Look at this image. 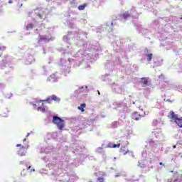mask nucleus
<instances>
[{"instance_id":"1","label":"nucleus","mask_w":182,"mask_h":182,"mask_svg":"<svg viewBox=\"0 0 182 182\" xmlns=\"http://www.w3.org/2000/svg\"><path fill=\"white\" fill-rule=\"evenodd\" d=\"M53 123L56 124L57 127H58L59 130H63V127H65V121L62 119V118L58 116L53 117Z\"/></svg>"},{"instance_id":"2","label":"nucleus","mask_w":182,"mask_h":182,"mask_svg":"<svg viewBox=\"0 0 182 182\" xmlns=\"http://www.w3.org/2000/svg\"><path fill=\"white\" fill-rule=\"evenodd\" d=\"M16 147H21L18 151V154L20 156H23L26 154V151H28V149H29V146L26 145L25 146L21 145V144H18Z\"/></svg>"},{"instance_id":"3","label":"nucleus","mask_w":182,"mask_h":182,"mask_svg":"<svg viewBox=\"0 0 182 182\" xmlns=\"http://www.w3.org/2000/svg\"><path fill=\"white\" fill-rule=\"evenodd\" d=\"M168 117L171 119V122L176 123V120L178 119V114H176L173 111H170Z\"/></svg>"},{"instance_id":"4","label":"nucleus","mask_w":182,"mask_h":182,"mask_svg":"<svg viewBox=\"0 0 182 182\" xmlns=\"http://www.w3.org/2000/svg\"><path fill=\"white\" fill-rule=\"evenodd\" d=\"M143 117V115L140 114L139 112H134L132 114V119L133 120H140Z\"/></svg>"},{"instance_id":"5","label":"nucleus","mask_w":182,"mask_h":182,"mask_svg":"<svg viewBox=\"0 0 182 182\" xmlns=\"http://www.w3.org/2000/svg\"><path fill=\"white\" fill-rule=\"evenodd\" d=\"M119 153L120 154H122V156H126V154L129 153V149H127V147L126 146H121L119 149Z\"/></svg>"},{"instance_id":"6","label":"nucleus","mask_w":182,"mask_h":182,"mask_svg":"<svg viewBox=\"0 0 182 182\" xmlns=\"http://www.w3.org/2000/svg\"><path fill=\"white\" fill-rule=\"evenodd\" d=\"M141 85H149V77H141L140 80Z\"/></svg>"},{"instance_id":"7","label":"nucleus","mask_w":182,"mask_h":182,"mask_svg":"<svg viewBox=\"0 0 182 182\" xmlns=\"http://www.w3.org/2000/svg\"><path fill=\"white\" fill-rule=\"evenodd\" d=\"M107 147H109V149H116L117 147L119 149V147H120V144H116L109 143L107 145Z\"/></svg>"},{"instance_id":"8","label":"nucleus","mask_w":182,"mask_h":182,"mask_svg":"<svg viewBox=\"0 0 182 182\" xmlns=\"http://www.w3.org/2000/svg\"><path fill=\"white\" fill-rule=\"evenodd\" d=\"M175 123L178 126V127L182 128V117H178Z\"/></svg>"},{"instance_id":"9","label":"nucleus","mask_w":182,"mask_h":182,"mask_svg":"<svg viewBox=\"0 0 182 182\" xmlns=\"http://www.w3.org/2000/svg\"><path fill=\"white\" fill-rule=\"evenodd\" d=\"M85 107H86V104L82 103L80 105V107H77L78 110H80L81 112H85Z\"/></svg>"},{"instance_id":"10","label":"nucleus","mask_w":182,"mask_h":182,"mask_svg":"<svg viewBox=\"0 0 182 182\" xmlns=\"http://www.w3.org/2000/svg\"><path fill=\"white\" fill-rule=\"evenodd\" d=\"M86 6H87V4L84 3L82 5H80L78 6V9H79V11H83L85 9V8H86Z\"/></svg>"},{"instance_id":"11","label":"nucleus","mask_w":182,"mask_h":182,"mask_svg":"<svg viewBox=\"0 0 182 182\" xmlns=\"http://www.w3.org/2000/svg\"><path fill=\"white\" fill-rule=\"evenodd\" d=\"M38 112H43V113H45L46 112V107L45 106H41L38 107Z\"/></svg>"},{"instance_id":"12","label":"nucleus","mask_w":182,"mask_h":182,"mask_svg":"<svg viewBox=\"0 0 182 182\" xmlns=\"http://www.w3.org/2000/svg\"><path fill=\"white\" fill-rule=\"evenodd\" d=\"M146 56H147L146 60L148 62H151V59H153V54L149 53V54H147Z\"/></svg>"},{"instance_id":"13","label":"nucleus","mask_w":182,"mask_h":182,"mask_svg":"<svg viewBox=\"0 0 182 182\" xmlns=\"http://www.w3.org/2000/svg\"><path fill=\"white\" fill-rule=\"evenodd\" d=\"M51 99L52 100H54V102H59L60 100V99L57 97V96L55 95H51Z\"/></svg>"},{"instance_id":"14","label":"nucleus","mask_w":182,"mask_h":182,"mask_svg":"<svg viewBox=\"0 0 182 182\" xmlns=\"http://www.w3.org/2000/svg\"><path fill=\"white\" fill-rule=\"evenodd\" d=\"M31 29H33V23H28L26 26V31H29Z\"/></svg>"},{"instance_id":"15","label":"nucleus","mask_w":182,"mask_h":182,"mask_svg":"<svg viewBox=\"0 0 182 182\" xmlns=\"http://www.w3.org/2000/svg\"><path fill=\"white\" fill-rule=\"evenodd\" d=\"M173 182H182V175H179Z\"/></svg>"},{"instance_id":"16","label":"nucleus","mask_w":182,"mask_h":182,"mask_svg":"<svg viewBox=\"0 0 182 182\" xmlns=\"http://www.w3.org/2000/svg\"><path fill=\"white\" fill-rule=\"evenodd\" d=\"M122 18L124 19H127V18H130V14L129 13H124L122 14Z\"/></svg>"},{"instance_id":"17","label":"nucleus","mask_w":182,"mask_h":182,"mask_svg":"<svg viewBox=\"0 0 182 182\" xmlns=\"http://www.w3.org/2000/svg\"><path fill=\"white\" fill-rule=\"evenodd\" d=\"M52 97H48L46 100H43V102H47L48 103H52Z\"/></svg>"},{"instance_id":"18","label":"nucleus","mask_w":182,"mask_h":182,"mask_svg":"<svg viewBox=\"0 0 182 182\" xmlns=\"http://www.w3.org/2000/svg\"><path fill=\"white\" fill-rule=\"evenodd\" d=\"M42 41H47V38L46 37L40 36L39 39H38V42H42Z\"/></svg>"},{"instance_id":"19","label":"nucleus","mask_w":182,"mask_h":182,"mask_svg":"<svg viewBox=\"0 0 182 182\" xmlns=\"http://www.w3.org/2000/svg\"><path fill=\"white\" fill-rule=\"evenodd\" d=\"M97 182H105V178H97Z\"/></svg>"},{"instance_id":"20","label":"nucleus","mask_w":182,"mask_h":182,"mask_svg":"<svg viewBox=\"0 0 182 182\" xmlns=\"http://www.w3.org/2000/svg\"><path fill=\"white\" fill-rule=\"evenodd\" d=\"M21 175L23 176H26V170L23 169V171L21 173Z\"/></svg>"},{"instance_id":"21","label":"nucleus","mask_w":182,"mask_h":182,"mask_svg":"<svg viewBox=\"0 0 182 182\" xmlns=\"http://www.w3.org/2000/svg\"><path fill=\"white\" fill-rule=\"evenodd\" d=\"M4 55V48L0 47V56Z\"/></svg>"},{"instance_id":"22","label":"nucleus","mask_w":182,"mask_h":182,"mask_svg":"<svg viewBox=\"0 0 182 182\" xmlns=\"http://www.w3.org/2000/svg\"><path fill=\"white\" fill-rule=\"evenodd\" d=\"M27 170H30L29 172L32 173V171H35V169H31V166H27Z\"/></svg>"},{"instance_id":"23","label":"nucleus","mask_w":182,"mask_h":182,"mask_svg":"<svg viewBox=\"0 0 182 182\" xmlns=\"http://www.w3.org/2000/svg\"><path fill=\"white\" fill-rule=\"evenodd\" d=\"M37 16H38L40 19H43V15H42L41 14H37Z\"/></svg>"},{"instance_id":"24","label":"nucleus","mask_w":182,"mask_h":182,"mask_svg":"<svg viewBox=\"0 0 182 182\" xmlns=\"http://www.w3.org/2000/svg\"><path fill=\"white\" fill-rule=\"evenodd\" d=\"M168 182H173V178H168Z\"/></svg>"},{"instance_id":"25","label":"nucleus","mask_w":182,"mask_h":182,"mask_svg":"<svg viewBox=\"0 0 182 182\" xmlns=\"http://www.w3.org/2000/svg\"><path fill=\"white\" fill-rule=\"evenodd\" d=\"M9 4H12V0H9Z\"/></svg>"},{"instance_id":"26","label":"nucleus","mask_w":182,"mask_h":182,"mask_svg":"<svg viewBox=\"0 0 182 182\" xmlns=\"http://www.w3.org/2000/svg\"><path fill=\"white\" fill-rule=\"evenodd\" d=\"M159 164H160V166H163V163L162 162H160Z\"/></svg>"},{"instance_id":"27","label":"nucleus","mask_w":182,"mask_h":182,"mask_svg":"<svg viewBox=\"0 0 182 182\" xmlns=\"http://www.w3.org/2000/svg\"><path fill=\"white\" fill-rule=\"evenodd\" d=\"M176 145L173 146V149H176Z\"/></svg>"},{"instance_id":"28","label":"nucleus","mask_w":182,"mask_h":182,"mask_svg":"<svg viewBox=\"0 0 182 182\" xmlns=\"http://www.w3.org/2000/svg\"><path fill=\"white\" fill-rule=\"evenodd\" d=\"M166 102H171L170 100H166Z\"/></svg>"},{"instance_id":"29","label":"nucleus","mask_w":182,"mask_h":182,"mask_svg":"<svg viewBox=\"0 0 182 182\" xmlns=\"http://www.w3.org/2000/svg\"><path fill=\"white\" fill-rule=\"evenodd\" d=\"M23 141H26V139H23Z\"/></svg>"}]
</instances>
